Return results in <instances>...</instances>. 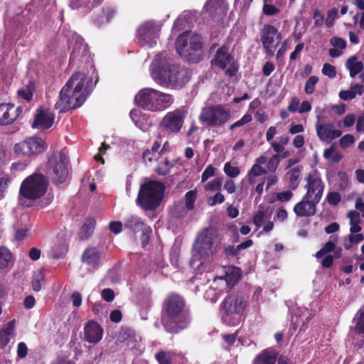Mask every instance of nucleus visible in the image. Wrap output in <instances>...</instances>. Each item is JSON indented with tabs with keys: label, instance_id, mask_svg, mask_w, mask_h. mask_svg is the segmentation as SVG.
I'll list each match as a JSON object with an SVG mask.
<instances>
[{
	"label": "nucleus",
	"instance_id": "9",
	"mask_svg": "<svg viewBox=\"0 0 364 364\" xmlns=\"http://www.w3.org/2000/svg\"><path fill=\"white\" fill-rule=\"evenodd\" d=\"M230 118V109L221 105L205 107L201 109L199 115L201 124L209 127L222 126Z\"/></svg>",
	"mask_w": 364,
	"mask_h": 364
},
{
	"label": "nucleus",
	"instance_id": "51",
	"mask_svg": "<svg viewBox=\"0 0 364 364\" xmlns=\"http://www.w3.org/2000/svg\"><path fill=\"white\" fill-rule=\"evenodd\" d=\"M355 141L354 136L351 134H346L343 136L340 140L339 144L341 148L345 149L353 144Z\"/></svg>",
	"mask_w": 364,
	"mask_h": 364
},
{
	"label": "nucleus",
	"instance_id": "44",
	"mask_svg": "<svg viewBox=\"0 0 364 364\" xmlns=\"http://www.w3.org/2000/svg\"><path fill=\"white\" fill-rule=\"evenodd\" d=\"M224 172L230 178H235L240 174V171L237 166H233L230 162H227L224 166Z\"/></svg>",
	"mask_w": 364,
	"mask_h": 364
},
{
	"label": "nucleus",
	"instance_id": "11",
	"mask_svg": "<svg viewBox=\"0 0 364 364\" xmlns=\"http://www.w3.org/2000/svg\"><path fill=\"white\" fill-rule=\"evenodd\" d=\"M46 173L55 184L64 183L68 176V162L65 156L60 154L58 159L55 157L49 159Z\"/></svg>",
	"mask_w": 364,
	"mask_h": 364
},
{
	"label": "nucleus",
	"instance_id": "26",
	"mask_svg": "<svg viewBox=\"0 0 364 364\" xmlns=\"http://www.w3.org/2000/svg\"><path fill=\"white\" fill-rule=\"evenodd\" d=\"M279 352L273 348L262 350L254 359L252 364H276Z\"/></svg>",
	"mask_w": 364,
	"mask_h": 364
},
{
	"label": "nucleus",
	"instance_id": "46",
	"mask_svg": "<svg viewBox=\"0 0 364 364\" xmlns=\"http://www.w3.org/2000/svg\"><path fill=\"white\" fill-rule=\"evenodd\" d=\"M338 13V11L336 8H332L328 11L326 19V26L328 28H331L333 26L334 20L337 18Z\"/></svg>",
	"mask_w": 364,
	"mask_h": 364
},
{
	"label": "nucleus",
	"instance_id": "53",
	"mask_svg": "<svg viewBox=\"0 0 364 364\" xmlns=\"http://www.w3.org/2000/svg\"><path fill=\"white\" fill-rule=\"evenodd\" d=\"M330 43L335 48L345 49L346 48V41L341 37H333L330 40Z\"/></svg>",
	"mask_w": 364,
	"mask_h": 364
},
{
	"label": "nucleus",
	"instance_id": "12",
	"mask_svg": "<svg viewBox=\"0 0 364 364\" xmlns=\"http://www.w3.org/2000/svg\"><path fill=\"white\" fill-rule=\"evenodd\" d=\"M186 114V112L182 108L168 112L163 117L160 127L168 134H177L183 127Z\"/></svg>",
	"mask_w": 364,
	"mask_h": 364
},
{
	"label": "nucleus",
	"instance_id": "58",
	"mask_svg": "<svg viewBox=\"0 0 364 364\" xmlns=\"http://www.w3.org/2000/svg\"><path fill=\"white\" fill-rule=\"evenodd\" d=\"M101 296L105 301L111 302L114 299V292L112 289H104L101 292Z\"/></svg>",
	"mask_w": 364,
	"mask_h": 364
},
{
	"label": "nucleus",
	"instance_id": "50",
	"mask_svg": "<svg viewBox=\"0 0 364 364\" xmlns=\"http://www.w3.org/2000/svg\"><path fill=\"white\" fill-rule=\"evenodd\" d=\"M225 201V196L220 192L215 193L213 197L208 200V204L210 206H215L217 204H221Z\"/></svg>",
	"mask_w": 364,
	"mask_h": 364
},
{
	"label": "nucleus",
	"instance_id": "57",
	"mask_svg": "<svg viewBox=\"0 0 364 364\" xmlns=\"http://www.w3.org/2000/svg\"><path fill=\"white\" fill-rule=\"evenodd\" d=\"M141 245L142 247H145L148 243L149 240L150 235L152 232L151 228L149 226L146 227L144 230L141 231Z\"/></svg>",
	"mask_w": 364,
	"mask_h": 364
},
{
	"label": "nucleus",
	"instance_id": "30",
	"mask_svg": "<svg viewBox=\"0 0 364 364\" xmlns=\"http://www.w3.org/2000/svg\"><path fill=\"white\" fill-rule=\"evenodd\" d=\"M346 68L349 70L350 76L355 77L363 70V63L362 61H358L355 55L350 56L346 61Z\"/></svg>",
	"mask_w": 364,
	"mask_h": 364
},
{
	"label": "nucleus",
	"instance_id": "21",
	"mask_svg": "<svg viewBox=\"0 0 364 364\" xmlns=\"http://www.w3.org/2000/svg\"><path fill=\"white\" fill-rule=\"evenodd\" d=\"M103 335V329L100 324L94 321H88L84 327V338L90 343H99Z\"/></svg>",
	"mask_w": 364,
	"mask_h": 364
},
{
	"label": "nucleus",
	"instance_id": "4",
	"mask_svg": "<svg viewBox=\"0 0 364 364\" xmlns=\"http://www.w3.org/2000/svg\"><path fill=\"white\" fill-rule=\"evenodd\" d=\"M173 102V95L148 87L139 90L134 97V103L137 107L150 112L163 111Z\"/></svg>",
	"mask_w": 364,
	"mask_h": 364
},
{
	"label": "nucleus",
	"instance_id": "31",
	"mask_svg": "<svg viewBox=\"0 0 364 364\" xmlns=\"http://www.w3.org/2000/svg\"><path fill=\"white\" fill-rule=\"evenodd\" d=\"M95 227V220L92 218L85 220L84 224L80 228L79 237L81 240H87L92 234Z\"/></svg>",
	"mask_w": 364,
	"mask_h": 364
},
{
	"label": "nucleus",
	"instance_id": "52",
	"mask_svg": "<svg viewBox=\"0 0 364 364\" xmlns=\"http://www.w3.org/2000/svg\"><path fill=\"white\" fill-rule=\"evenodd\" d=\"M215 173V168L212 164H209L203 171L201 175L202 182L206 181L209 178L213 176Z\"/></svg>",
	"mask_w": 364,
	"mask_h": 364
},
{
	"label": "nucleus",
	"instance_id": "18",
	"mask_svg": "<svg viewBox=\"0 0 364 364\" xmlns=\"http://www.w3.org/2000/svg\"><path fill=\"white\" fill-rule=\"evenodd\" d=\"M55 119L54 114L48 109L42 108L37 109L34 121L32 124L33 128H36L44 131L48 129L53 124Z\"/></svg>",
	"mask_w": 364,
	"mask_h": 364
},
{
	"label": "nucleus",
	"instance_id": "7",
	"mask_svg": "<svg viewBox=\"0 0 364 364\" xmlns=\"http://www.w3.org/2000/svg\"><path fill=\"white\" fill-rule=\"evenodd\" d=\"M246 308V301L236 294L225 297L221 303V318L223 322L230 326H236L242 321Z\"/></svg>",
	"mask_w": 364,
	"mask_h": 364
},
{
	"label": "nucleus",
	"instance_id": "15",
	"mask_svg": "<svg viewBox=\"0 0 364 364\" xmlns=\"http://www.w3.org/2000/svg\"><path fill=\"white\" fill-rule=\"evenodd\" d=\"M281 40L282 35L274 26H264L261 33V41L268 55H274V50Z\"/></svg>",
	"mask_w": 364,
	"mask_h": 364
},
{
	"label": "nucleus",
	"instance_id": "42",
	"mask_svg": "<svg viewBox=\"0 0 364 364\" xmlns=\"http://www.w3.org/2000/svg\"><path fill=\"white\" fill-rule=\"evenodd\" d=\"M341 198V195L338 192L330 191L327 193L326 200L329 205L336 206L340 203Z\"/></svg>",
	"mask_w": 364,
	"mask_h": 364
},
{
	"label": "nucleus",
	"instance_id": "56",
	"mask_svg": "<svg viewBox=\"0 0 364 364\" xmlns=\"http://www.w3.org/2000/svg\"><path fill=\"white\" fill-rule=\"evenodd\" d=\"M262 11L267 16H273L279 14V9L272 4H264L262 8Z\"/></svg>",
	"mask_w": 364,
	"mask_h": 364
},
{
	"label": "nucleus",
	"instance_id": "36",
	"mask_svg": "<svg viewBox=\"0 0 364 364\" xmlns=\"http://www.w3.org/2000/svg\"><path fill=\"white\" fill-rule=\"evenodd\" d=\"M323 157L326 159H331L334 164L338 163L342 159L341 154L336 151L333 145L324 150Z\"/></svg>",
	"mask_w": 364,
	"mask_h": 364
},
{
	"label": "nucleus",
	"instance_id": "6",
	"mask_svg": "<svg viewBox=\"0 0 364 364\" xmlns=\"http://www.w3.org/2000/svg\"><path fill=\"white\" fill-rule=\"evenodd\" d=\"M176 48L180 56L188 62L198 63L203 58L200 35L183 33L176 38Z\"/></svg>",
	"mask_w": 364,
	"mask_h": 364
},
{
	"label": "nucleus",
	"instance_id": "25",
	"mask_svg": "<svg viewBox=\"0 0 364 364\" xmlns=\"http://www.w3.org/2000/svg\"><path fill=\"white\" fill-rule=\"evenodd\" d=\"M166 151L165 145L161 149L159 157L156 159L158 163L155 168L156 173L159 176H166L169 173L173 164L171 163L168 158L166 156Z\"/></svg>",
	"mask_w": 364,
	"mask_h": 364
},
{
	"label": "nucleus",
	"instance_id": "14",
	"mask_svg": "<svg viewBox=\"0 0 364 364\" xmlns=\"http://www.w3.org/2000/svg\"><path fill=\"white\" fill-rule=\"evenodd\" d=\"M44 141L38 137H32L15 144L14 151L16 154L31 156L38 154L44 151Z\"/></svg>",
	"mask_w": 364,
	"mask_h": 364
},
{
	"label": "nucleus",
	"instance_id": "55",
	"mask_svg": "<svg viewBox=\"0 0 364 364\" xmlns=\"http://www.w3.org/2000/svg\"><path fill=\"white\" fill-rule=\"evenodd\" d=\"M222 186V180L216 178L208 182L205 186V189L209 191L220 190Z\"/></svg>",
	"mask_w": 364,
	"mask_h": 364
},
{
	"label": "nucleus",
	"instance_id": "8",
	"mask_svg": "<svg viewBox=\"0 0 364 364\" xmlns=\"http://www.w3.org/2000/svg\"><path fill=\"white\" fill-rule=\"evenodd\" d=\"M48 185L47 177L40 173H33L22 181L19 196L33 201L38 200L46 193Z\"/></svg>",
	"mask_w": 364,
	"mask_h": 364
},
{
	"label": "nucleus",
	"instance_id": "64",
	"mask_svg": "<svg viewBox=\"0 0 364 364\" xmlns=\"http://www.w3.org/2000/svg\"><path fill=\"white\" fill-rule=\"evenodd\" d=\"M355 330L359 334H364V313H362L355 325Z\"/></svg>",
	"mask_w": 364,
	"mask_h": 364
},
{
	"label": "nucleus",
	"instance_id": "20",
	"mask_svg": "<svg viewBox=\"0 0 364 364\" xmlns=\"http://www.w3.org/2000/svg\"><path fill=\"white\" fill-rule=\"evenodd\" d=\"M316 130L318 137L323 141L333 140L342 134L341 131L334 129L333 124H320L319 119L316 123Z\"/></svg>",
	"mask_w": 364,
	"mask_h": 364
},
{
	"label": "nucleus",
	"instance_id": "27",
	"mask_svg": "<svg viewBox=\"0 0 364 364\" xmlns=\"http://www.w3.org/2000/svg\"><path fill=\"white\" fill-rule=\"evenodd\" d=\"M90 56L89 48L87 44L77 41L70 53V61L79 60L80 61L87 60Z\"/></svg>",
	"mask_w": 364,
	"mask_h": 364
},
{
	"label": "nucleus",
	"instance_id": "63",
	"mask_svg": "<svg viewBox=\"0 0 364 364\" xmlns=\"http://www.w3.org/2000/svg\"><path fill=\"white\" fill-rule=\"evenodd\" d=\"M339 97L343 100H351L355 97V92L351 90H341L339 92Z\"/></svg>",
	"mask_w": 364,
	"mask_h": 364
},
{
	"label": "nucleus",
	"instance_id": "33",
	"mask_svg": "<svg viewBox=\"0 0 364 364\" xmlns=\"http://www.w3.org/2000/svg\"><path fill=\"white\" fill-rule=\"evenodd\" d=\"M117 342L132 347L136 342L135 334L130 329L122 330L118 336Z\"/></svg>",
	"mask_w": 364,
	"mask_h": 364
},
{
	"label": "nucleus",
	"instance_id": "32",
	"mask_svg": "<svg viewBox=\"0 0 364 364\" xmlns=\"http://www.w3.org/2000/svg\"><path fill=\"white\" fill-rule=\"evenodd\" d=\"M14 261L11 252L5 246L0 247V270L8 269Z\"/></svg>",
	"mask_w": 364,
	"mask_h": 364
},
{
	"label": "nucleus",
	"instance_id": "35",
	"mask_svg": "<svg viewBox=\"0 0 364 364\" xmlns=\"http://www.w3.org/2000/svg\"><path fill=\"white\" fill-rule=\"evenodd\" d=\"M267 173V171L258 164H254L252 168L249 170L247 176L250 183L253 184L255 183L254 178L264 175Z\"/></svg>",
	"mask_w": 364,
	"mask_h": 364
},
{
	"label": "nucleus",
	"instance_id": "28",
	"mask_svg": "<svg viewBox=\"0 0 364 364\" xmlns=\"http://www.w3.org/2000/svg\"><path fill=\"white\" fill-rule=\"evenodd\" d=\"M16 321L14 319L9 321L5 328H0V350H4L11 341L10 336L15 331Z\"/></svg>",
	"mask_w": 364,
	"mask_h": 364
},
{
	"label": "nucleus",
	"instance_id": "1",
	"mask_svg": "<svg viewBox=\"0 0 364 364\" xmlns=\"http://www.w3.org/2000/svg\"><path fill=\"white\" fill-rule=\"evenodd\" d=\"M151 75L159 85L171 89H181L190 80L191 72L186 68L173 63L166 52L156 55L151 65Z\"/></svg>",
	"mask_w": 364,
	"mask_h": 364
},
{
	"label": "nucleus",
	"instance_id": "13",
	"mask_svg": "<svg viewBox=\"0 0 364 364\" xmlns=\"http://www.w3.org/2000/svg\"><path fill=\"white\" fill-rule=\"evenodd\" d=\"M305 181L306 183L304 189L306 192L304 196L319 203L324 192L325 184L318 175L317 171L309 172L305 177Z\"/></svg>",
	"mask_w": 364,
	"mask_h": 364
},
{
	"label": "nucleus",
	"instance_id": "19",
	"mask_svg": "<svg viewBox=\"0 0 364 364\" xmlns=\"http://www.w3.org/2000/svg\"><path fill=\"white\" fill-rule=\"evenodd\" d=\"M318 204V203L303 196L302 200L294 206L293 211L297 217H311L316 213Z\"/></svg>",
	"mask_w": 364,
	"mask_h": 364
},
{
	"label": "nucleus",
	"instance_id": "61",
	"mask_svg": "<svg viewBox=\"0 0 364 364\" xmlns=\"http://www.w3.org/2000/svg\"><path fill=\"white\" fill-rule=\"evenodd\" d=\"M109 228L112 232L119 234L122 230V223L120 221H111Z\"/></svg>",
	"mask_w": 364,
	"mask_h": 364
},
{
	"label": "nucleus",
	"instance_id": "47",
	"mask_svg": "<svg viewBox=\"0 0 364 364\" xmlns=\"http://www.w3.org/2000/svg\"><path fill=\"white\" fill-rule=\"evenodd\" d=\"M321 71L324 75H326L330 78H333L336 75V67L328 63H325L323 64Z\"/></svg>",
	"mask_w": 364,
	"mask_h": 364
},
{
	"label": "nucleus",
	"instance_id": "10",
	"mask_svg": "<svg viewBox=\"0 0 364 364\" xmlns=\"http://www.w3.org/2000/svg\"><path fill=\"white\" fill-rule=\"evenodd\" d=\"M160 26L154 21L144 22L137 29L136 38L144 46L153 48L159 36Z\"/></svg>",
	"mask_w": 364,
	"mask_h": 364
},
{
	"label": "nucleus",
	"instance_id": "59",
	"mask_svg": "<svg viewBox=\"0 0 364 364\" xmlns=\"http://www.w3.org/2000/svg\"><path fill=\"white\" fill-rule=\"evenodd\" d=\"M265 218V213L262 210H259L253 218V223L257 228H260L264 223V219Z\"/></svg>",
	"mask_w": 364,
	"mask_h": 364
},
{
	"label": "nucleus",
	"instance_id": "39",
	"mask_svg": "<svg viewBox=\"0 0 364 364\" xmlns=\"http://www.w3.org/2000/svg\"><path fill=\"white\" fill-rule=\"evenodd\" d=\"M240 274L237 270L232 269L231 271L226 272L225 280L229 286H234L240 279Z\"/></svg>",
	"mask_w": 364,
	"mask_h": 364
},
{
	"label": "nucleus",
	"instance_id": "48",
	"mask_svg": "<svg viewBox=\"0 0 364 364\" xmlns=\"http://www.w3.org/2000/svg\"><path fill=\"white\" fill-rule=\"evenodd\" d=\"M11 178L8 175L0 177V199L4 197V193L9 187Z\"/></svg>",
	"mask_w": 364,
	"mask_h": 364
},
{
	"label": "nucleus",
	"instance_id": "29",
	"mask_svg": "<svg viewBox=\"0 0 364 364\" xmlns=\"http://www.w3.org/2000/svg\"><path fill=\"white\" fill-rule=\"evenodd\" d=\"M124 227L134 233L144 230L147 225L141 220V218L129 215L124 220Z\"/></svg>",
	"mask_w": 364,
	"mask_h": 364
},
{
	"label": "nucleus",
	"instance_id": "54",
	"mask_svg": "<svg viewBox=\"0 0 364 364\" xmlns=\"http://www.w3.org/2000/svg\"><path fill=\"white\" fill-rule=\"evenodd\" d=\"M17 356L21 358H25L28 355V349L24 342H20L17 346Z\"/></svg>",
	"mask_w": 364,
	"mask_h": 364
},
{
	"label": "nucleus",
	"instance_id": "49",
	"mask_svg": "<svg viewBox=\"0 0 364 364\" xmlns=\"http://www.w3.org/2000/svg\"><path fill=\"white\" fill-rule=\"evenodd\" d=\"M280 162V156L277 154L272 156L267 163V168L270 172H275Z\"/></svg>",
	"mask_w": 364,
	"mask_h": 364
},
{
	"label": "nucleus",
	"instance_id": "41",
	"mask_svg": "<svg viewBox=\"0 0 364 364\" xmlns=\"http://www.w3.org/2000/svg\"><path fill=\"white\" fill-rule=\"evenodd\" d=\"M318 77L317 76H311L305 83L304 91L307 95L314 93L315 87L318 82Z\"/></svg>",
	"mask_w": 364,
	"mask_h": 364
},
{
	"label": "nucleus",
	"instance_id": "60",
	"mask_svg": "<svg viewBox=\"0 0 364 364\" xmlns=\"http://www.w3.org/2000/svg\"><path fill=\"white\" fill-rule=\"evenodd\" d=\"M276 197L281 202H287L293 197V193L291 191L279 192L277 194Z\"/></svg>",
	"mask_w": 364,
	"mask_h": 364
},
{
	"label": "nucleus",
	"instance_id": "5",
	"mask_svg": "<svg viewBox=\"0 0 364 364\" xmlns=\"http://www.w3.org/2000/svg\"><path fill=\"white\" fill-rule=\"evenodd\" d=\"M165 186L161 181L151 180L140 186L136 203L145 211L156 210L161 204Z\"/></svg>",
	"mask_w": 364,
	"mask_h": 364
},
{
	"label": "nucleus",
	"instance_id": "45",
	"mask_svg": "<svg viewBox=\"0 0 364 364\" xmlns=\"http://www.w3.org/2000/svg\"><path fill=\"white\" fill-rule=\"evenodd\" d=\"M338 189L341 191L346 190L349 185V178L348 174L344 171H339L338 173Z\"/></svg>",
	"mask_w": 364,
	"mask_h": 364
},
{
	"label": "nucleus",
	"instance_id": "22",
	"mask_svg": "<svg viewBox=\"0 0 364 364\" xmlns=\"http://www.w3.org/2000/svg\"><path fill=\"white\" fill-rule=\"evenodd\" d=\"M203 9L213 18L223 16L227 13L228 4L225 0H208Z\"/></svg>",
	"mask_w": 364,
	"mask_h": 364
},
{
	"label": "nucleus",
	"instance_id": "34",
	"mask_svg": "<svg viewBox=\"0 0 364 364\" xmlns=\"http://www.w3.org/2000/svg\"><path fill=\"white\" fill-rule=\"evenodd\" d=\"M301 171L300 166H296L291 168L287 173L289 175V186L293 191L296 190L299 185Z\"/></svg>",
	"mask_w": 364,
	"mask_h": 364
},
{
	"label": "nucleus",
	"instance_id": "16",
	"mask_svg": "<svg viewBox=\"0 0 364 364\" xmlns=\"http://www.w3.org/2000/svg\"><path fill=\"white\" fill-rule=\"evenodd\" d=\"M213 245V237L205 229L200 233L193 245V251L196 255L200 258H206L212 255Z\"/></svg>",
	"mask_w": 364,
	"mask_h": 364
},
{
	"label": "nucleus",
	"instance_id": "62",
	"mask_svg": "<svg viewBox=\"0 0 364 364\" xmlns=\"http://www.w3.org/2000/svg\"><path fill=\"white\" fill-rule=\"evenodd\" d=\"M158 156L155 155V152L150 151V149H146L142 154V159L145 163L152 162L154 159H156Z\"/></svg>",
	"mask_w": 364,
	"mask_h": 364
},
{
	"label": "nucleus",
	"instance_id": "23",
	"mask_svg": "<svg viewBox=\"0 0 364 364\" xmlns=\"http://www.w3.org/2000/svg\"><path fill=\"white\" fill-rule=\"evenodd\" d=\"M233 60V56L228 52V48L223 46L216 50L212 64L225 70Z\"/></svg>",
	"mask_w": 364,
	"mask_h": 364
},
{
	"label": "nucleus",
	"instance_id": "38",
	"mask_svg": "<svg viewBox=\"0 0 364 364\" xmlns=\"http://www.w3.org/2000/svg\"><path fill=\"white\" fill-rule=\"evenodd\" d=\"M45 275L42 270H39L37 272L34 273L31 286L35 291H39L41 289V282L44 280Z\"/></svg>",
	"mask_w": 364,
	"mask_h": 364
},
{
	"label": "nucleus",
	"instance_id": "3",
	"mask_svg": "<svg viewBox=\"0 0 364 364\" xmlns=\"http://www.w3.org/2000/svg\"><path fill=\"white\" fill-rule=\"evenodd\" d=\"M86 80L85 75L74 73L62 87L55 108L65 112L80 107L85 100L84 87Z\"/></svg>",
	"mask_w": 364,
	"mask_h": 364
},
{
	"label": "nucleus",
	"instance_id": "17",
	"mask_svg": "<svg viewBox=\"0 0 364 364\" xmlns=\"http://www.w3.org/2000/svg\"><path fill=\"white\" fill-rule=\"evenodd\" d=\"M21 106L15 107L13 103L0 104V125L8 126L15 122L22 114Z\"/></svg>",
	"mask_w": 364,
	"mask_h": 364
},
{
	"label": "nucleus",
	"instance_id": "2",
	"mask_svg": "<svg viewBox=\"0 0 364 364\" xmlns=\"http://www.w3.org/2000/svg\"><path fill=\"white\" fill-rule=\"evenodd\" d=\"M191 322V312L185 299L178 294H170L162 307L161 323L166 331L178 334L187 328Z\"/></svg>",
	"mask_w": 364,
	"mask_h": 364
},
{
	"label": "nucleus",
	"instance_id": "37",
	"mask_svg": "<svg viewBox=\"0 0 364 364\" xmlns=\"http://www.w3.org/2000/svg\"><path fill=\"white\" fill-rule=\"evenodd\" d=\"M196 198V190H191L185 194V206L188 210H193Z\"/></svg>",
	"mask_w": 364,
	"mask_h": 364
},
{
	"label": "nucleus",
	"instance_id": "24",
	"mask_svg": "<svg viewBox=\"0 0 364 364\" xmlns=\"http://www.w3.org/2000/svg\"><path fill=\"white\" fill-rule=\"evenodd\" d=\"M82 262L92 268H97L101 264V256L99 250L94 247L85 250L82 255Z\"/></svg>",
	"mask_w": 364,
	"mask_h": 364
},
{
	"label": "nucleus",
	"instance_id": "43",
	"mask_svg": "<svg viewBox=\"0 0 364 364\" xmlns=\"http://www.w3.org/2000/svg\"><path fill=\"white\" fill-rule=\"evenodd\" d=\"M336 245L333 242H327L324 246L316 253V257L320 259L325 255L334 250Z\"/></svg>",
	"mask_w": 364,
	"mask_h": 364
},
{
	"label": "nucleus",
	"instance_id": "40",
	"mask_svg": "<svg viewBox=\"0 0 364 364\" xmlns=\"http://www.w3.org/2000/svg\"><path fill=\"white\" fill-rule=\"evenodd\" d=\"M155 358L159 364H171V353L161 350L156 353Z\"/></svg>",
	"mask_w": 364,
	"mask_h": 364
}]
</instances>
